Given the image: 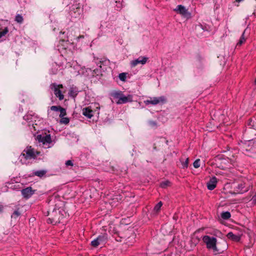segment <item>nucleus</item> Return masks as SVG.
Segmentation results:
<instances>
[{
	"mask_svg": "<svg viewBox=\"0 0 256 256\" xmlns=\"http://www.w3.org/2000/svg\"><path fill=\"white\" fill-rule=\"evenodd\" d=\"M148 58L145 56H140L138 58L132 60L130 62L132 67L136 66L138 64H144L148 60Z\"/></svg>",
	"mask_w": 256,
	"mask_h": 256,
	"instance_id": "obj_8",
	"label": "nucleus"
},
{
	"mask_svg": "<svg viewBox=\"0 0 256 256\" xmlns=\"http://www.w3.org/2000/svg\"><path fill=\"white\" fill-rule=\"evenodd\" d=\"M118 78L120 80H122V82H125L126 80V73L122 72V73L118 75Z\"/></svg>",
	"mask_w": 256,
	"mask_h": 256,
	"instance_id": "obj_22",
	"label": "nucleus"
},
{
	"mask_svg": "<svg viewBox=\"0 0 256 256\" xmlns=\"http://www.w3.org/2000/svg\"><path fill=\"white\" fill-rule=\"evenodd\" d=\"M36 139L39 142H42L44 144H50L52 142L51 136L50 134H38Z\"/></svg>",
	"mask_w": 256,
	"mask_h": 256,
	"instance_id": "obj_7",
	"label": "nucleus"
},
{
	"mask_svg": "<svg viewBox=\"0 0 256 256\" xmlns=\"http://www.w3.org/2000/svg\"><path fill=\"white\" fill-rule=\"evenodd\" d=\"M193 165L195 168H198L200 166V159L196 160L194 162Z\"/></svg>",
	"mask_w": 256,
	"mask_h": 256,
	"instance_id": "obj_28",
	"label": "nucleus"
},
{
	"mask_svg": "<svg viewBox=\"0 0 256 256\" xmlns=\"http://www.w3.org/2000/svg\"><path fill=\"white\" fill-rule=\"evenodd\" d=\"M166 101V99L164 96H160L158 98L154 97L150 98V100H148L144 101L146 104L148 105L150 104L152 105H156L160 103H164Z\"/></svg>",
	"mask_w": 256,
	"mask_h": 256,
	"instance_id": "obj_5",
	"label": "nucleus"
},
{
	"mask_svg": "<svg viewBox=\"0 0 256 256\" xmlns=\"http://www.w3.org/2000/svg\"><path fill=\"white\" fill-rule=\"evenodd\" d=\"M69 122H70L69 118H68L62 117V118L61 120H60V122L61 124H68Z\"/></svg>",
	"mask_w": 256,
	"mask_h": 256,
	"instance_id": "obj_26",
	"label": "nucleus"
},
{
	"mask_svg": "<svg viewBox=\"0 0 256 256\" xmlns=\"http://www.w3.org/2000/svg\"><path fill=\"white\" fill-rule=\"evenodd\" d=\"M128 102H132V96L130 95L125 96L122 94L120 98L116 102V104H125Z\"/></svg>",
	"mask_w": 256,
	"mask_h": 256,
	"instance_id": "obj_10",
	"label": "nucleus"
},
{
	"mask_svg": "<svg viewBox=\"0 0 256 256\" xmlns=\"http://www.w3.org/2000/svg\"><path fill=\"white\" fill-rule=\"evenodd\" d=\"M48 222H50V223H52L53 222H54L55 223L57 222V221L55 220L53 218L52 219L49 218L48 219Z\"/></svg>",
	"mask_w": 256,
	"mask_h": 256,
	"instance_id": "obj_34",
	"label": "nucleus"
},
{
	"mask_svg": "<svg viewBox=\"0 0 256 256\" xmlns=\"http://www.w3.org/2000/svg\"><path fill=\"white\" fill-rule=\"evenodd\" d=\"M218 234H221V232H220V231L217 230V231H216V234H216V235H217Z\"/></svg>",
	"mask_w": 256,
	"mask_h": 256,
	"instance_id": "obj_36",
	"label": "nucleus"
},
{
	"mask_svg": "<svg viewBox=\"0 0 256 256\" xmlns=\"http://www.w3.org/2000/svg\"><path fill=\"white\" fill-rule=\"evenodd\" d=\"M162 202H158L154 206V210L156 212H158L160 209V208L162 207Z\"/></svg>",
	"mask_w": 256,
	"mask_h": 256,
	"instance_id": "obj_21",
	"label": "nucleus"
},
{
	"mask_svg": "<svg viewBox=\"0 0 256 256\" xmlns=\"http://www.w3.org/2000/svg\"><path fill=\"white\" fill-rule=\"evenodd\" d=\"M8 32V29L7 28H5L4 30L0 32V38L4 36Z\"/></svg>",
	"mask_w": 256,
	"mask_h": 256,
	"instance_id": "obj_29",
	"label": "nucleus"
},
{
	"mask_svg": "<svg viewBox=\"0 0 256 256\" xmlns=\"http://www.w3.org/2000/svg\"><path fill=\"white\" fill-rule=\"evenodd\" d=\"M50 88L54 92L55 96L58 98L60 100L64 99V95L62 90V89L64 88V86L62 84H58L54 82L50 84Z\"/></svg>",
	"mask_w": 256,
	"mask_h": 256,
	"instance_id": "obj_1",
	"label": "nucleus"
},
{
	"mask_svg": "<svg viewBox=\"0 0 256 256\" xmlns=\"http://www.w3.org/2000/svg\"><path fill=\"white\" fill-rule=\"evenodd\" d=\"M148 124H149V125L151 126V127H156L157 126V123L154 122V121H153V120H150L148 122Z\"/></svg>",
	"mask_w": 256,
	"mask_h": 256,
	"instance_id": "obj_31",
	"label": "nucleus"
},
{
	"mask_svg": "<svg viewBox=\"0 0 256 256\" xmlns=\"http://www.w3.org/2000/svg\"><path fill=\"white\" fill-rule=\"evenodd\" d=\"M20 215V212L18 210H15L12 215V218H16Z\"/></svg>",
	"mask_w": 256,
	"mask_h": 256,
	"instance_id": "obj_27",
	"label": "nucleus"
},
{
	"mask_svg": "<svg viewBox=\"0 0 256 256\" xmlns=\"http://www.w3.org/2000/svg\"><path fill=\"white\" fill-rule=\"evenodd\" d=\"M34 192L31 187H28L22 190V194L24 198H28L34 194Z\"/></svg>",
	"mask_w": 256,
	"mask_h": 256,
	"instance_id": "obj_9",
	"label": "nucleus"
},
{
	"mask_svg": "<svg viewBox=\"0 0 256 256\" xmlns=\"http://www.w3.org/2000/svg\"><path fill=\"white\" fill-rule=\"evenodd\" d=\"M244 32L242 33V36L239 40V42H238V45H242L243 43L244 42L246 41V39L245 38H244Z\"/></svg>",
	"mask_w": 256,
	"mask_h": 256,
	"instance_id": "obj_25",
	"label": "nucleus"
},
{
	"mask_svg": "<svg viewBox=\"0 0 256 256\" xmlns=\"http://www.w3.org/2000/svg\"><path fill=\"white\" fill-rule=\"evenodd\" d=\"M230 214L228 212H223L221 214V217L224 220H228L230 217Z\"/></svg>",
	"mask_w": 256,
	"mask_h": 256,
	"instance_id": "obj_18",
	"label": "nucleus"
},
{
	"mask_svg": "<svg viewBox=\"0 0 256 256\" xmlns=\"http://www.w3.org/2000/svg\"><path fill=\"white\" fill-rule=\"evenodd\" d=\"M174 10L187 18H189L191 16L190 13L189 12L188 10L182 5H178Z\"/></svg>",
	"mask_w": 256,
	"mask_h": 256,
	"instance_id": "obj_4",
	"label": "nucleus"
},
{
	"mask_svg": "<svg viewBox=\"0 0 256 256\" xmlns=\"http://www.w3.org/2000/svg\"><path fill=\"white\" fill-rule=\"evenodd\" d=\"M78 94V90H76L74 88H71L70 90L69 95L70 96L75 98Z\"/></svg>",
	"mask_w": 256,
	"mask_h": 256,
	"instance_id": "obj_17",
	"label": "nucleus"
},
{
	"mask_svg": "<svg viewBox=\"0 0 256 256\" xmlns=\"http://www.w3.org/2000/svg\"><path fill=\"white\" fill-rule=\"evenodd\" d=\"M60 109L59 111L60 112V114L59 116L60 118H62L66 115V110L65 108H64L62 107H60Z\"/></svg>",
	"mask_w": 256,
	"mask_h": 256,
	"instance_id": "obj_23",
	"label": "nucleus"
},
{
	"mask_svg": "<svg viewBox=\"0 0 256 256\" xmlns=\"http://www.w3.org/2000/svg\"><path fill=\"white\" fill-rule=\"evenodd\" d=\"M46 173V170H40L34 172H33V175L38 176V177L42 178L44 176Z\"/></svg>",
	"mask_w": 256,
	"mask_h": 256,
	"instance_id": "obj_15",
	"label": "nucleus"
},
{
	"mask_svg": "<svg viewBox=\"0 0 256 256\" xmlns=\"http://www.w3.org/2000/svg\"><path fill=\"white\" fill-rule=\"evenodd\" d=\"M180 160L182 161V168H186L188 167V158H181Z\"/></svg>",
	"mask_w": 256,
	"mask_h": 256,
	"instance_id": "obj_16",
	"label": "nucleus"
},
{
	"mask_svg": "<svg viewBox=\"0 0 256 256\" xmlns=\"http://www.w3.org/2000/svg\"><path fill=\"white\" fill-rule=\"evenodd\" d=\"M39 152L34 151V148H32L31 146L26 147L24 150L23 152L22 153L20 156H23L26 160H30L32 158H35Z\"/></svg>",
	"mask_w": 256,
	"mask_h": 256,
	"instance_id": "obj_3",
	"label": "nucleus"
},
{
	"mask_svg": "<svg viewBox=\"0 0 256 256\" xmlns=\"http://www.w3.org/2000/svg\"><path fill=\"white\" fill-rule=\"evenodd\" d=\"M15 20L19 24H22L23 22L24 18L21 14H18L16 16Z\"/></svg>",
	"mask_w": 256,
	"mask_h": 256,
	"instance_id": "obj_19",
	"label": "nucleus"
},
{
	"mask_svg": "<svg viewBox=\"0 0 256 256\" xmlns=\"http://www.w3.org/2000/svg\"><path fill=\"white\" fill-rule=\"evenodd\" d=\"M122 94V93L121 92H114L112 94V96L116 98H120V96Z\"/></svg>",
	"mask_w": 256,
	"mask_h": 256,
	"instance_id": "obj_20",
	"label": "nucleus"
},
{
	"mask_svg": "<svg viewBox=\"0 0 256 256\" xmlns=\"http://www.w3.org/2000/svg\"><path fill=\"white\" fill-rule=\"evenodd\" d=\"M60 106H53L50 107V110L53 111L58 112L60 111Z\"/></svg>",
	"mask_w": 256,
	"mask_h": 256,
	"instance_id": "obj_30",
	"label": "nucleus"
},
{
	"mask_svg": "<svg viewBox=\"0 0 256 256\" xmlns=\"http://www.w3.org/2000/svg\"><path fill=\"white\" fill-rule=\"evenodd\" d=\"M2 210V206H0V212H1Z\"/></svg>",
	"mask_w": 256,
	"mask_h": 256,
	"instance_id": "obj_37",
	"label": "nucleus"
},
{
	"mask_svg": "<svg viewBox=\"0 0 256 256\" xmlns=\"http://www.w3.org/2000/svg\"><path fill=\"white\" fill-rule=\"evenodd\" d=\"M82 114L90 118L93 116L92 111L89 108H84L82 110Z\"/></svg>",
	"mask_w": 256,
	"mask_h": 256,
	"instance_id": "obj_12",
	"label": "nucleus"
},
{
	"mask_svg": "<svg viewBox=\"0 0 256 256\" xmlns=\"http://www.w3.org/2000/svg\"><path fill=\"white\" fill-rule=\"evenodd\" d=\"M84 38V36L83 35H80V36H79L77 37V40H78L80 38Z\"/></svg>",
	"mask_w": 256,
	"mask_h": 256,
	"instance_id": "obj_35",
	"label": "nucleus"
},
{
	"mask_svg": "<svg viewBox=\"0 0 256 256\" xmlns=\"http://www.w3.org/2000/svg\"><path fill=\"white\" fill-rule=\"evenodd\" d=\"M228 238L235 242H238L240 240V236L234 234L232 232H230L227 234Z\"/></svg>",
	"mask_w": 256,
	"mask_h": 256,
	"instance_id": "obj_13",
	"label": "nucleus"
},
{
	"mask_svg": "<svg viewBox=\"0 0 256 256\" xmlns=\"http://www.w3.org/2000/svg\"><path fill=\"white\" fill-rule=\"evenodd\" d=\"M202 240L206 244L208 249H212L214 251L218 250L216 246L217 242L216 238L208 236H204L202 237Z\"/></svg>",
	"mask_w": 256,
	"mask_h": 256,
	"instance_id": "obj_2",
	"label": "nucleus"
},
{
	"mask_svg": "<svg viewBox=\"0 0 256 256\" xmlns=\"http://www.w3.org/2000/svg\"><path fill=\"white\" fill-rule=\"evenodd\" d=\"M170 182L168 180L162 182L160 183V186L162 188H166L168 186H170Z\"/></svg>",
	"mask_w": 256,
	"mask_h": 256,
	"instance_id": "obj_24",
	"label": "nucleus"
},
{
	"mask_svg": "<svg viewBox=\"0 0 256 256\" xmlns=\"http://www.w3.org/2000/svg\"><path fill=\"white\" fill-rule=\"evenodd\" d=\"M66 166H72L74 164L71 160H68L66 162Z\"/></svg>",
	"mask_w": 256,
	"mask_h": 256,
	"instance_id": "obj_32",
	"label": "nucleus"
},
{
	"mask_svg": "<svg viewBox=\"0 0 256 256\" xmlns=\"http://www.w3.org/2000/svg\"><path fill=\"white\" fill-rule=\"evenodd\" d=\"M252 203L256 204V194L252 196Z\"/></svg>",
	"mask_w": 256,
	"mask_h": 256,
	"instance_id": "obj_33",
	"label": "nucleus"
},
{
	"mask_svg": "<svg viewBox=\"0 0 256 256\" xmlns=\"http://www.w3.org/2000/svg\"><path fill=\"white\" fill-rule=\"evenodd\" d=\"M245 184L241 183L238 184L237 188L238 191L240 193H244L248 190V188H245Z\"/></svg>",
	"mask_w": 256,
	"mask_h": 256,
	"instance_id": "obj_14",
	"label": "nucleus"
},
{
	"mask_svg": "<svg viewBox=\"0 0 256 256\" xmlns=\"http://www.w3.org/2000/svg\"><path fill=\"white\" fill-rule=\"evenodd\" d=\"M107 240V236L105 234L99 236L96 239L92 240L91 242V245L96 248L101 244H104Z\"/></svg>",
	"mask_w": 256,
	"mask_h": 256,
	"instance_id": "obj_6",
	"label": "nucleus"
},
{
	"mask_svg": "<svg viewBox=\"0 0 256 256\" xmlns=\"http://www.w3.org/2000/svg\"><path fill=\"white\" fill-rule=\"evenodd\" d=\"M216 184L217 179L214 176L207 182V188L209 190H213L216 187Z\"/></svg>",
	"mask_w": 256,
	"mask_h": 256,
	"instance_id": "obj_11",
	"label": "nucleus"
}]
</instances>
